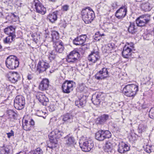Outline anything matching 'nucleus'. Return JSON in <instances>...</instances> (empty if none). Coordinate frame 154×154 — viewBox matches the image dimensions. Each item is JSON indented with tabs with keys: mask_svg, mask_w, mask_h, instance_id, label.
<instances>
[{
	"mask_svg": "<svg viewBox=\"0 0 154 154\" xmlns=\"http://www.w3.org/2000/svg\"><path fill=\"white\" fill-rule=\"evenodd\" d=\"M81 15L82 20L86 24L91 23L95 17L94 11L89 7L83 9Z\"/></svg>",
	"mask_w": 154,
	"mask_h": 154,
	"instance_id": "1",
	"label": "nucleus"
},
{
	"mask_svg": "<svg viewBox=\"0 0 154 154\" xmlns=\"http://www.w3.org/2000/svg\"><path fill=\"white\" fill-rule=\"evenodd\" d=\"M138 90V86L134 84L128 85L123 88V92L128 97H134Z\"/></svg>",
	"mask_w": 154,
	"mask_h": 154,
	"instance_id": "2",
	"label": "nucleus"
},
{
	"mask_svg": "<svg viewBox=\"0 0 154 154\" xmlns=\"http://www.w3.org/2000/svg\"><path fill=\"white\" fill-rule=\"evenodd\" d=\"M5 63L7 68L10 69H14L17 67L19 65L18 58L13 55H11L6 59Z\"/></svg>",
	"mask_w": 154,
	"mask_h": 154,
	"instance_id": "3",
	"label": "nucleus"
},
{
	"mask_svg": "<svg viewBox=\"0 0 154 154\" xmlns=\"http://www.w3.org/2000/svg\"><path fill=\"white\" fill-rule=\"evenodd\" d=\"M150 20V15L145 14L142 15L137 18L136 22L137 26L142 27L149 23Z\"/></svg>",
	"mask_w": 154,
	"mask_h": 154,
	"instance_id": "4",
	"label": "nucleus"
},
{
	"mask_svg": "<svg viewBox=\"0 0 154 154\" xmlns=\"http://www.w3.org/2000/svg\"><path fill=\"white\" fill-rule=\"evenodd\" d=\"M60 130L56 129L51 132V134L49 135L51 146L48 145V148L53 149L56 146L57 143V139L59 138Z\"/></svg>",
	"mask_w": 154,
	"mask_h": 154,
	"instance_id": "5",
	"label": "nucleus"
},
{
	"mask_svg": "<svg viewBox=\"0 0 154 154\" xmlns=\"http://www.w3.org/2000/svg\"><path fill=\"white\" fill-rule=\"evenodd\" d=\"M61 119L63 122V124H70L76 122L77 119L72 113H67L61 116Z\"/></svg>",
	"mask_w": 154,
	"mask_h": 154,
	"instance_id": "6",
	"label": "nucleus"
},
{
	"mask_svg": "<svg viewBox=\"0 0 154 154\" xmlns=\"http://www.w3.org/2000/svg\"><path fill=\"white\" fill-rule=\"evenodd\" d=\"M112 136L111 132L108 130H100L96 133V139L99 141H103L106 138H110Z\"/></svg>",
	"mask_w": 154,
	"mask_h": 154,
	"instance_id": "7",
	"label": "nucleus"
},
{
	"mask_svg": "<svg viewBox=\"0 0 154 154\" xmlns=\"http://www.w3.org/2000/svg\"><path fill=\"white\" fill-rule=\"evenodd\" d=\"M25 104V99L22 95L17 96L14 100V106L15 109L21 110L24 108Z\"/></svg>",
	"mask_w": 154,
	"mask_h": 154,
	"instance_id": "8",
	"label": "nucleus"
},
{
	"mask_svg": "<svg viewBox=\"0 0 154 154\" xmlns=\"http://www.w3.org/2000/svg\"><path fill=\"white\" fill-rule=\"evenodd\" d=\"M80 56V54L78 51L73 50L67 56L66 61L71 64L75 63L78 60Z\"/></svg>",
	"mask_w": 154,
	"mask_h": 154,
	"instance_id": "9",
	"label": "nucleus"
},
{
	"mask_svg": "<svg viewBox=\"0 0 154 154\" xmlns=\"http://www.w3.org/2000/svg\"><path fill=\"white\" fill-rule=\"evenodd\" d=\"M75 83L72 81L66 80L62 84V91L64 93L69 94L73 90Z\"/></svg>",
	"mask_w": 154,
	"mask_h": 154,
	"instance_id": "10",
	"label": "nucleus"
},
{
	"mask_svg": "<svg viewBox=\"0 0 154 154\" xmlns=\"http://www.w3.org/2000/svg\"><path fill=\"white\" fill-rule=\"evenodd\" d=\"M6 76L9 81L13 83L17 82L20 78V74L17 72H9Z\"/></svg>",
	"mask_w": 154,
	"mask_h": 154,
	"instance_id": "11",
	"label": "nucleus"
},
{
	"mask_svg": "<svg viewBox=\"0 0 154 154\" xmlns=\"http://www.w3.org/2000/svg\"><path fill=\"white\" fill-rule=\"evenodd\" d=\"M109 76L107 69L106 68H103L97 72L95 75V78L98 80L104 79Z\"/></svg>",
	"mask_w": 154,
	"mask_h": 154,
	"instance_id": "12",
	"label": "nucleus"
},
{
	"mask_svg": "<svg viewBox=\"0 0 154 154\" xmlns=\"http://www.w3.org/2000/svg\"><path fill=\"white\" fill-rule=\"evenodd\" d=\"M50 67L48 63L43 60L39 62L37 66V71L39 73H42L46 72V70Z\"/></svg>",
	"mask_w": 154,
	"mask_h": 154,
	"instance_id": "13",
	"label": "nucleus"
},
{
	"mask_svg": "<svg viewBox=\"0 0 154 154\" xmlns=\"http://www.w3.org/2000/svg\"><path fill=\"white\" fill-rule=\"evenodd\" d=\"M80 147L83 151L88 152L93 147L94 144L91 140H85L82 144L79 143Z\"/></svg>",
	"mask_w": 154,
	"mask_h": 154,
	"instance_id": "14",
	"label": "nucleus"
},
{
	"mask_svg": "<svg viewBox=\"0 0 154 154\" xmlns=\"http://www.w3.org/2000/svg\"><path fill=\"white\" fill-rule=\"evenodd\" d=\"M35 9L37 12L44 14L46 12V9L38 0H35L34 2Z\"/></svg>",
	"mask_w": 154,
	"mask_h": 154,
	"instance_id": "15",
	"label": "nucleus"
},
{
	"mask_svg": "<svg viewBox=\"0 0 154 154\" xmlns=\"http://www.w3.org/2000/svg\"><path fill=\"white\" fill-rule=\"evenodd\" d=\"M127 12L126 6H122L116 11L115 16L118 19H122L125 17Z\"/></svg>",
	"mask_w": 154,
	"mask_h": 154,
	"instance_id": "16",
	"label": "nucleus"
},
{
	"mask_svg": "<svg viewBox=\"0 0 154 154\" xmlns=\"http://www.w3.org/2000/svg\"><path fill=\"white\" fill-rule=\"evenodd\" d=\"M134 45L131 43L130 45H125L123 48L122 52V55L124 57L127 58L131 55V52L134 47Z\"/></svg>",
	"mask_w": 154,
	"mask_h": 154,
	"instance_id": "17",
	"label": "nucleus"
},
{
	"mask_svg": "<svg viewBox=\"0 0 154 154\" xmlns=\"http://www.w3.org/2000/svg\"><path fill=\"white\" fill-rule=\"evenodd\" d=\"M36 97L38 100L43 105L47 106L48 105L49 103V100L41 92L38 93Z\"/></svg>",
	"mask_w": 154,
	"mask_h": 154,
	"instance_id": "18",
	"label": "nucleus"
},
{
	"mask_svg": "<svg viewBox=\"0 0 154 154\" xmlns=\"http://www.w3.org/2000/svg\"><path fill=\"white\" fill-rule=\"evenodd\" d=\"M34 125V122L32 119H31L28 123L26 120H23L22 122V126L24 130L26 131H30Z\"/></svg>",
	"mask_w": 154,
	"mask_h": 154,
	"instance_id": "19",
	"label": "nucleus"
},
{
	"mask_svg": "<svg viewBox=\"0 0 154 154\" xmlns=\"http://www.w3.org/2000/svg\"><path fill=\"white\" fill-rule=\"evenodd\" d=\"M86 96L81 95L78 100H75V104L79 108L84 107L86 103Z\"/></svg>",
	"mask_w": 154,
	"mask_h": 154,
	"instance_id": "20",
	"label": "nucleus"
},
{
	"mask_svg": "<svg viewBox=\"0 0 154 154\" xmlns=\"http://www.w3.org/2000/svg\"><path fill=\"white\" fill-rule=\"evenodd\" d=\"M55 50L59 53H62L64 49L63 43L61 41H57L53 44Z\"/></svg>",
	"mask_w": 154,
	"mask_h": 154,
	"instance_id": "21",
	"label": "nucleus"
},
{
	"mask_svg": "<svg viewBox=\"0 0 154 154\" xmlns=\"http://www.w3.org/2000/svg\"><path fill=\"white\" fill-rule=\"evenodd\" d=\"M86 37L85 35L78 36L73 41V43L76 45H82L85 42Z\"/></svg>",
	"mask_w": 154,
	"mask_h": 154,
	"instance_id": "22",
	"label": "nucleus"
},
{
	"mask_svg": "<svg viewBox=\"0 0 154 154\" xmlns=\"http://www.w3.org/2000/svg\"><path fill=\"white\" fill-rule=\"evenodd\" d=\"M118 147V152L121 153H124L128 151L130 149V147L128 145L123 142L119 143Z\"/></svg>",
	"mask_w": 154,
	"mask_h": 154,
	"instance_id": "23",
	"label": "nucleus"
},
{
	"mask_svg": "<svg viewBox=\"0 0 154 154\" xmlns=\"http://www.w3.org/2000/svg\"><path fill=\"white\" fill-rule=\"evenodd\" d=\"M100 57L98 52H92L89 55L88 59L89 61L95 63L99 60Z\"/></svg>",
	"mask_w": 154,
	"mask_h": 154,
	"instance_id": "24",
	"label": "nucleus"
},
{
	"mask_svg": "<svg viewBox=\"0 0 154 154\" xmlns=\"http://www.w3.org/2000/svg\"><path fill=\"white\" fill-rule=\"evenodd\" d=\"M49 86V81L47 79H44L40 83L39 88L41 91L45 90L48 89Z\"/></svg>",
	"mask_w": 154,
	"mask_h": 154,
	"instance_id": "25",
	"label": "nucleus"
},
{
	"mask_svg": "<svg viewBox=\"0 0 154 154\" xmlns=\"http://www.w3.org/2000/svg\"><path fill=\"white\" fill-rule=\"evenodd\" d=\"M11 148V146L10 145H4L1 148L0 154H9Z\"/></svg>",
	"mask_w": 154,
	"mask_h": 154,
	"instance_id": "26",
	"label": "nucleus"
},
{
	"mask_svg": "<svg viewBox=\"0 0 154 154\" xmlns=\"http://www.w3.org/2000/svg\"><path fill=\"white\" fill-rule=\"evenodd\" d=\"M130 23L128 31L130 33L133 34H134L137 31V26L134 23L130 22Z\"/></svg>",
	"mask_w": 154,
	"mask_h": 154,
	"instance_id": "27",
	"label": "nucleus"
},
{
	"mask_svg": "<svg viewBox=\"0 0 154 154\" xmlns=\"http://www.w3.org/2000/svg\"><path fill=\"white\" fill-rule=\"evenodd\" d=\"M15 28L12 26L8 27L4 29V32L9 35H15Z\"/></svg>",
	"mask_w": 154,
	"mask_h": 154,
	"instance_id": "28",
	"label": "nucleus"
},
{
	"mask_svg": "<svg viewBox=\"0 0 154 154\" xmlns=\"http://www.w3.org/2000/svg\"><path fill=\"white\" fill-rule=\"evenodd\" d=\"M109 116L107 114H103L98 117L97 119L98 123L103 124L108 119Z\"/></svg>",
	"mask_w": 154,
	"mask_h": 154,
	"instance_id": "29",
	"label": "nucleus"
},
{
	"mask_svg": "<svg viewBox=\"0 0 154 154\" xmlns=\"http://www.w3.org/2000/svg\"><path fill=\"white\" fill-rule=\"evenodd\" d=\"M141 8L143 11H150L152 8L150 4L148 2H143L142 3L141 5Z\"/></svg>",
	"mask_w": 154,
	"mask_h": 154,
	"instance_id": "30",
	"label": "nucleus"
},
{
	"mask_svg": "<svg viewBox=\"0 0 154 154\" xmlns=\"http://www.w3.org/2000/svg\"><path fill=\"white\" fill-rule=\"evenodd\" d=\"M112 145L109 141H106L105 144L104 149L105 151L108 152H112L113 150Z\"/></svg>",
	"mask_w": 154,
	"mask_h": 154,
	"instance_id": "31",
	"label": "nucleus"
},
{
	"mask_svg": "<svg viewBox=\"0 0 154 154\" xmlns=\"http://www.w3.org/2000/svg\"><path fill=\"white\" fill-rule=\"evenodd\" d=\"M57 12H54L50 14L48 16V19L52 23L54 22L57 19Z\"/></svg>",
	"mask_w": 154,
	"mask_h": 154,
	"instance_id": "32",
	"label": "nucleus"
},
{
	"mask_svg": "<svg viewBox=\"0 0 154 154\" xmlns=\"http://www.w3.org/2000/svg\"><path fill=\"white\" fill-rule=\"evenodd\" d=\"M66 139V144L68 146H71L75 143V140L74 138L72 136H67L65 137Z\"/></svg>",
	"mask_w": 154,
	"mask_h": 154,
	"instance_id": "33",
	"label": "nucleus"
},
{
	"mask_svg": "<svg viewBox=\"0 0 154 154\" xmlns=\"http://www.w3.org/2000/svg\"><path fill=\"white\" fill-rule=\"evenodd\" d=\"M7 115L11 118L14 119H17V114L13 110L10 109L7 110Z\"/></svg>",
	"mask_w": 154,
	"mask_h": 154,
	"instance_id": "34",
	"label": "nucleus"
},
{
	"mask_svg": "<svg viewBox=\"0 0 154 154\" xmlns=\"http://www.w3.org/2000/svg\"><path fill=\"white\" fill-rule=\"evenodd\" d=\"M52 36V41L54 43L57 42V41H60L59 39V35L58 33L55 31H54L52 32L51 34Z\"/></svg>",
	"mask_w": 154,
	"mask_h": 154,
	"instance_id": "35",
	"label": "nucleus"
},
{
	"mask_svg": "<svg viewBox=\"0 0 154 154\" xmlns=\"http://www.w3.org/2000/svg\"><path fill=\"white\" fill-rule=\"evenodd\" d=\"M16 37V35H8L3 40V42L5 44H10L14 41Z\"/></svg>",
	"mask_w": 154,
	"mask_h": 154,
	"instance_id": "36",
	"label": "nucleus"
},
{
	"mask_svg": "<svg viewBox=\"0 0 154 154\" xmlns=\"http://www.w3.org/2000/svg\"><path fill=\"white\" fill-rule=\"evenodd\" d=\"M147 126L144 124H141L139 125L138 127V131L139 133H142L146 130Z\"/></svg>",
	"mask_w": 154,
	"mask_h": 154,
	"instance_id": "37",
	"label": "nucleus"
},
{
	"mask_svg": "<svg viewBox=\"0 0 154 154\" xmlns=\"http://www.w3.org/2000/svg\"><path fill=\"white\" fill-rule=\"evenodd\" d=\"M32 40L36 43L37 42V41H38L40 38V36L39 35H38L36 33L32 34Z\"/></svg>",
	"mask_w": 154,
	"mask_h": 154,
	"instance_id": "38",
	"label": "nucleus"
},
{
	"mask_svg": "<svg viewBox=\"0 0 154 154\" xmlns=\"http://www.w3.org/2000/svg\"><path fill=\"white\" fill-rule=\"evenodd\" d=\"M94 96H93V97L91 99L92 103L95 105H98L100 104L101 102L100 101V100L98 99V98H97V96L95 98L94 97Z\"/></svg>",
	"mask_w": 154,
	"mask_h": 154,
	"instance_id": "39",
	"label": "nucleus"
},
{
	"mask_svg": "<svg viewBox=\"0 0 154 154\" xmlns=\"http://www.w3.org/2000/svg\"><path fill=\"white\" fill-rule=\"evenodd\" d=\"M149 116L152 119H154V108H152L149 112Z\"/></svg>",
	"mask_w": 154,
	"mask_h": 154,
	"instance_id": "40",
	"label": "nucleus"
},
{
	"mask_svg": "<svg viewBox=\"0 0 154 154\" xmlns=\"http://www.w3.org/2000/svg\"><path fill=\"white\" fill-rule=\"evenodd\" d=\"M33 154H43V152L40 148H38L34 151Z\"/></svg>",
	"mask_w": 154,
	"mask_h": 154,
	"instance_id": "41",
	"label": "nucleus"
},
{
	"mask_svg": "<svg viewBox=\"0 0 154 154\" xmlns=\"http://www.w3.org/2000/svg\"><path fill=\"white\" fill-rule=\"evenodd\" d=\"M106 47V48H108V49L109 50L111 51L112 49L114 48L115 45L114 44L111 43L107 44Z\"/></svg>",
	"mask_w": 154,
	"mask_h": 154,
	"instance_id": "42",
	"label": "nucleus"
},
{
	"mask_svg": "<svg viewBox=\"0 0 154 154\" xmlns=\"http://www.w3.org/2000/svg\"><path fill=\"white\" fill-rule=\"evenodd\" d=\"M97 98H98V99L100 100V101L101 102L104 100V97L103 94H97L96 95Z\"/></svg>",
	"mask_w": 154,
	"mask_h": 154,
	"instance_id": "43",
	"label": "nucleus"
},
{
	"mask_svg": "<svg viewBox=\"0 0 154 154\" xmlns=\"http://www.w3.org/2000/svg\"><path fill=\"white\" fill-rule=\"evenodd\" d=\"M145 151L148 153H150L152 151L151 147L150 146H147L146 148L145 149Z\"/></svg>",
	"mask_w": 154,
	"mask_h": 154,
	"instance_id": "44",
	"label": "nucleus"
},
{
	"mask_svg": "<svg viewBox=\"0 0 154 154\" xmlns=\"http://www.w3.org/2000/svg\"><path fill=\"white\" fill-rule=\"evenodd\" d=\"M10 13H7L6 14L5 19L9 21H11L12 20V17L10 16Z\"/></svg>",
	"mask_w": 154,
	"mask_h": 154,
	"instance_id": "45",
	"label": "nucleus"
},
{
	"mask_svg": "<svg viewBox=\"0 0 154 154\" xmlns=\"http://www.w3.org/2000/svg\"><path fill=\"white\" fill-rule=\"evenodd\" d=\"M100 32H96L95 34V39L97 41H99L100 39H101L100 38L97 39L98 37H100Z\"/></svg>",
	"mask_w": 154,
	"mask_h": 154,
	"instance_id": "46",
	"label": "nucleus"
},
{
	"mask_svg": "<svg viewBox=\"0 0 154 154\" xmlns=\"http://www.w3.org/2000/svg\"><path fill=\"white\" fill-rule=\"evenodd\" d=\"M7 137L8 138H10L11 136H13L14 135V132L12 130H11L10 132L7 133Z\"/></svg>",
	"mask_w": 154,
	"mask_h": 154,
	"instance_id": "47",
	"label": "nucleus"
},
{
	"mask_svg": "<svg viewBox=\"0 0 154 154\" xmlns=\"http://www.w3.org/2000/svg\"><path fill=\"white\" fill-rule=\"evenodd\" d=\"M57 52L55 50H53L49 52V54L56 56Z\"/></svg>",
	"mask_w": 154,
	"mask_h": 154,
	"instance_id": "48",
	"label": "nucleus"
},
{
	"mask_svg": "<svg viewBox=\"0 0 154 154\" xmlns=\"http://www.w3.org/2000/svg\"><path fill=\"white\" fill-rule=\"evenodd\" d=\"M85 88L84 86L82 85H79L78 88V89L80 92H82L84 91Z\"/></svg>",
	"mask_w": 154,
	"mask_h": 154,
	"instance_id": "49",
	"label": "nucleus"
},
{
	"mask_svg": "<svg viewBox=\"0 0 154 154\" xmlns=\"http://www.w3.org/2000/svg\"><path fill=\"white\" fill-rule=\"evenodd\" d=\"M69 7L68 5H64L62 9L63 11H66L68 10Z\"/></svg>",
	"mask_w": 154,
	"mask_h": 154,
	"instance_id": "50",
	"label": "nucleus"
},
{
	"mask_svg": "<svg viewBox=\"0 0 154 154\" xmlns=\"http://www.w3.org/2000/svg\"><path fill=\"white\" fill-rule=\"evenodd\" d=\"M55 56H53L49 54H48V58L51 60H54L55 58Z\"/></svg>",
	"mask_w": 154,
	"mask_h": 154,
	"instance_id": "51",
	"label": "nucleus"
},
{
	"mask_svg": "<svg viewBox=\"0 0 154 154\" xmlns=\"http://www.w3.org/2000/svg\"><path fill=\"white\" fill-rule=\"evenodd\" d=\"M27 78L28 80H31L33 78V75L32 74H29L27 75Z\"/></svg>",
	"mask_w": 154,
	"mask_h": 154,
	"instance_id": "52",
	"label": "nucleus"
},
{
	"mask_svg": "<svg viewBox=\"0 0 154 154\" xmlns=\"http://www.w3.org/2000/svg\"><path fill=\"white\" fill-rule=\"evenodd\" d=\"M10 16H11V17H12V19H13L14 18H17L18 17L17 16L15 15L14 14H13V13H10Z\"/></svg>",
	"mask_w": 154,
	"mask_h": 154,
	"instance_id": "53",
	"label": "nucleus"
},
{
	"mask_svg": "<svg viewBox=\"0 0 154 154\" xmlns=\"http://www.w3.org/2000/svg\"><path fill=\"white\" fill-rule=\"evenodd\" d=\"M59 138L63 137V135L64 134L63 133L62 131H60V133H59Z\"/></svg>",
	"mask_w": 154,
	"mask_h": 154,
	"instance_id": "54",
	"label": "nucleus"
},
{
	"mask_svg": "<svg viewBox=\"0 0 154 154\" xmlns=\"http://www.w3.org/2000/svg\"><path fill=\"white\" fill-rule=\"evenodd\" d=\"M0 16L1 17L4 18V16L3 13L2 12H0Z\"/></svg>",
	"mask_w": 154,
	"mask_h": 154,
	"instance_id": "55",
	"label": "nucleus"
},
{
	"mask_svg": "<svg viewBox=\"0 0 154 154\" xmlns=\"http://www.w3.org/2000/svg\"><path fill=\"white\" fill-rule=\"evenodd\" d=\"M54 70H49L48 71V72L50 73H52L53 72H54Z\"/></svg>",
	"mask_w": 154,
	"mask_h": 154,
	"instance_id": "56",
	"label": "nucleus"
},
{
	"mask_svg": "<svg viewBox=\"0 0 154 154\" xmlns=\"http://www.w3.org/2000/svg\"><path fill=\"white\" fill-rule=\"evenodd\" d=\"M100 37H102V36H104L105 35L103 34H103H101L100 33Z\"/></svg>",
	"mask_w": 154,
	"mask_h": 154,
	"instance_id": "57",
	"label": "nucleus"
},
{
	"mask_svg": "<svg viewBox=\"0 0 154 154\" xmlns=\"http://www.w3.org/2000/svg\"><path fill=\"white\" fill-rule=\"evenodd\" d=\"M56 0H49V1L52 2H55L56 1Z\"/></svg>",
	"mask_w": 154,
	"mask_h": 154,
	"instance_id": "58",
	"label": "nucleus"
},
{
	"mask_svg": "<svg viewBox=\"0 0 154 154\" xmlns=\"http://www.w3.org/2000/svg\"><path fill=\"white\" fill-rule=\"evenodd\" d=\"M38 116H41V115H38Z\"/></svg>",
	"mask_w": 154,
	"mask_h": 154,
	"instance_id": "59",
	"label": "nucleus"
},
{
	"mask_svg": "<svg viewBox=\"0 0 154 154\" xmlns=\"http://www.w3.org/2000/svg\"><path fill=\"white\" fill-rule=\"evenodd\" d=\"M142 107L143 108V109H145L146 108V107H144L143 106H142Z\"/></svg>",
	"mask_w": 154,
	"mask_h": 154,
	"instance_id": "60",
	"label": "nucleus"
},
{
	"mask_svg": "<svg viewBox=\"0 0 154 154\" xmlns=\"http://www.w3.org/2000/svg\"><path fill=\"white\" fill-rule=\"evenodd\" d=\"M47 150H48V148H47Z\"/></svg>",
	"mask_w": 154,
	"mask_h": 154,
	"instance_id": "61",
	"label": "nucleus"
},
{
	"mask_svg": "<svg viewBox=\"0 0 154 154\" xmlns=\"http://www.w3.org/2000/svg\"><path fill=\"white\" fill-rule=\"evenodd\" d=\"M153 19H154V17H153Z\"/></svg>",
	"mask_w": 154,
	"mask_h": 154,
	"instance_id": "62",
	"label": "nucleus"
}]
</instances>
